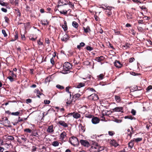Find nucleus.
<instances>
[{"instance_id":"9","label":"nucleus","mask_w":152,"mask_h":152,"mask_svg":"<svg viewBox=\"0 0 152 152\" xmlns=\"http://www.w3.org/2000/svg\"><path fill=\"white\" fill-rule=\"evenodd\" d=\"M91 121L93 124H96L99 123V120L98 118L95 117L92 118Z\"/></svg>"},{"instance_id":"59","label":"nucleus","mask_w":152,"mask_h":152,"mask_svg":"<svg viewBox=\"0 0 152 152\" xmlns=\"http://www.w3.org/2000/svg\"><path fill=\"white\" fill-rule=\"evenodd\" d=\"M45 42L47 44H49L50 43L49 39L48 38H46L45 39Z\"/></svg>"},{"instance_id":"8","label":"nucleus","mask_w":152,"mask_h":152,"mask_svg":"<svg viewBox=\"0 0 152 152\" xmlns=\"http://www.w3.org/2000/svg\"><path fill=\"white\" fill-rule=\"evenodd\" d=\"M80 142L82 145L88 147L89 145L88 142L86 140H80Z\"/></svg>"},{"instance_id":"56","label":"nucleus","mask_w":152,"mask_h":152,"mask_svg":"<svg viewBox=\"0 0 152 152\" xmlns=\"http://www.w3.org/2000/svg\"><path fill=\"white\" fill-rule=\"evenodd\" d=\"M1 10L3 12H6L7 11V10L6 9L4 8H2L1 9Z\"/></svg>"},{"instance_id":"30","label":"nucleus","mask_w":152,"mask_h":152,"mask_svg":"<svg viewBox=\"0 0 152 152\" xmlns=\"http://www.w3.org/2000/svg\"><path fill=\"white\" fill-rule=\"evenodd\" d=\"M56 87L60 89H62L64 88V87L63 86H61L59 85H57L56 86Z\"/></svg>"},{"instance_id":"15","label":"nucleus","mask_w":152,"mask_h":152,"mask_svg":"<svg viewBox=\"0 0 152 152\" xmlns=\"http://www.w3.org/2000/svg\"><path fill=\"white\" fill-rule=\"evenodd\" d=\"M110 143L111 145L115 147H116L118 145L116 141L114 140H111L110 141Z\"/></svg>"},{"instance_id":"64","label":"nucleus","mask_w":152,"mask_h":152,"mask_svg":"<svg viewBox=\"0 0 152 152\" xmlns=\"http://www.w3.org/2000/svg\"><path fill=\"white\" fill-rule=\"evenodd\" d=\"M4 150L3 148H1L0 147V152H3Z\"/></svg>"},{"instance_id":"10","label":"nucleus","mask_w":152,"mask_h":152,"mask_svg":"<svg viewBox=\"0 0 152 152\" xmlns=\"http://www.w3.org/2000/svg\"><path fill=\"white\" fill-rule=\"evenodd\" d=\"M110 9V7H107L104 9V10H106L105 12L107 14L108 16H110L112 14V12Z\"/></svg>"},{"instance_id":"24","label":"nucleus","mask_w":152,"mask_h":152,"mask_svg":"<svg viewBox=\"0 0 152 152\" xmlns=\"http://www.w3.org/2000/svg\"><path fill=\"white\" fill-rule=\"evenodd\" d=\"M53 131V127L51 126H50L47 129V131L49 132H52Z\"/></svg>"},{"instance_id":"26","label":"nucleus","mask_w":152,"mask_h":152,"mask_svg":"<svg viewBox=\"0 0 152 152\" xmlns=\"http://www.w3.org/2000/svg\"><path fill=\"white\" fill-rule=\"evenodd\" d=\"M19 137L24 142H25L26 140V138H25L24 136L22 135L20 136Z\"/></svg>"},{"instance_id":"21","label":"nucleus","mask_w":152,"mask_h":152,"mask_svg":"<svg viewBox=\"0 0 152 152\" xmlns=\"http://www.w3.org/2000/svg\"><path fill=\"white\" fill-rule=\"evenodd\" d=\"M80 96V95L79 94H77L74 95L73 96V98H75L76 100Z\"/></svg>"},{"instance_id":"51","label":"nucleus","mask_w":152,"mask_h":152,"mask_svg":"<svg viewBox=\"0 0 152 152\" xmlns=\"http://www.w3.org/2000/svg\"><path fill=\"white\" fill-rule=\"evenodd\" d=\"M10 72L11 73H12V74H11V75L12 76V77H16V75L13 73V72L12 71H10Z\"/></svg>"},{"instance_id":"39","label":"nucleus","mask_w":152,"mask_h":152,"mask_svg":"<svg viewBox=\"0 0 152 152\" xmlns=\"http://www.w3.org/2000/svg\"><path fill=\"white\" fill-rule=\"evenodd\" d=\"M87 90L89 91H91L93 92L95 91V90L92 88H88Z\"/></svg>"},{"instance_id":"47","label":"nucleus","mask_w":152,"mask_h":152,"mask_svg":"<svg viewBox=\"0 0 152 152\" xmlns=\"http://www.w3.org/2000/svg\"><path fill=\"white\" fill-rule=\"evenodd\" d=\"M50 102V101L48 100H44V102L45 104H49Z\"/></svg>"},{"instance_id":"35","label":"nucleus","mask_w":152,"mask_h":152,"mask_svg":"<svg viewBox=\"0 0 152 152\" xmlns=\"http://www.w3.org/2000/svg\"><path fill=\"white\" fill-rule=\"evenodd\" d=\"M7 78L9 79L11 82L14 81V78L11 76H9L7 77Z\"/></svg>"},{"instance_id":"58","label":"nucleus","mask_w":152,"mask_h":152,"mask_svg":"<svg viewBox=\"0 0 152 152\" xmlns=\"http://www.w3.org/2000/svg\"><path fill=\"white\" fill-rule=\"evenodd\" d=\"M2 119V121L3 122L8 120L7 118L6 117L3 118Z\"/></svg>"},{"instance_id":"52","label":"nucleus","mask_w":152,"mask_h":152,"mask_svg":"<svg viewBox=\"0 0 152 152\" xmlns=\"http://www.w3.org/2000/svg\"><path fill=\"white\" fill-rule=\"evenodd\" d=\"M115 121L117 123H120L122 121L121 120H118L116 119L115 120Z\"/></svg>"},{"instance_id":"43","label":"nucleus","mask_w":152,"mask_h":152,"mask_svg":"<svg viewBox=\"0 0 152 152\" xmlns=\"http://www.w3.org/2000/svg\"><path fill=\"white\" fill-rule=\"evenodd\" d=\"M86 49L88 50L91 51L93 50V48L90 46H88L86 47Z\"/></svg>"},{"instance_id":"19","label":"nucleus","mask_w":152,"mask_h":152,"mask_svg":"<svg viewBox=\"0 0 152 152\" xmlns=\"http://www.w3.org/2000/svg\"><path fill=\"white\" fill-rule=\"evenodd\" d=\"M134 140H131L130 142L129 143V146L131 148H132L134 145V143H133Z\"/></svg>"},{"instance_id":"54","label":"nucleus","mask_w":152,"mask_h":152,"mask_svg":"<svg viewBox=\"0 0 152 152\" xmlns=\"http://www.w3.org/2000/svg\"><path fill=\"white\" fill-rule=\"evenodd\" d=\"M4 19L5 20V21L6 22L8 23V21L9 20V19L7 18V17L5 16L4 17Z\"/></svg>"},{"instance_id":"6","label":"nucleus","mask_w":152,"mask_h":152,"mask_svg":"<svg viewBox=\"0 0 152 152\" xmlns=\"http://www.w3.org/2000/svg\"><path fill=\"white\" fill-rule=\"evenodd\" d=\"M98 149L97 144L96 143L95 146H92L91 147L90 151L92 152H97Z\"/></svg>"},{"instance_id":"50","label":"nucleus","mask_w":152,"mask_h":152,"mask_svg":"<svg viewBox=\"0 0 152 152\" xmlns=\"http://www.w3.org/2000/svg\"><path fill=\"white\" fill-rule=\"evenodd\" d=\"M134 60V58H130L129 60V61L130 62H132Z\"/></svg>"},{"instance_id":"61","label":"nucleus","mask_w":152,"mask_h":152,"mask_svg":"<svg viewBox=\"0 0 152 152\" xmlns=\"http://www.w3.org/2000/svg\"><path fill=\"white\" fill-rule=\"evenodd\" d=\"M129 44L127 43L125 44V45L123 46L124 47H126L127 48H129Z\"/></svg>"},{"instance_id":"23","label":"nucleus","mask_w":152,"mask_h":152,"mask_svg":"<svg viewBox=\"0 0 152 152\" xmlns=\"http://www.w3.org/2000/svg\"><path fill=\"white\" fill-rule=\"evenodd\" d=\"M142 140V138H134L133 139L134 141H135L136 142H138L141 141Z\"/></svg>"},{"instance_id":"18","label":"nucleus","mask_w":152,"mask_h":152,"mask_svg":"<svg viewBox=\"0 0 152 152\" xmlns=\"http://www.w3.org/2000/svg\"><path fill=\"white\" fill-rule=\"evenodd\" d=\"M84 86V84L83 83H79L77 85L76 87L77 88H80Z\"/></svg>"},{"instance_id":"4","label":"nucleus","mask_w":152,"mask_h":152,"mask_svg":"<svg viewBox=\"0 0 152 152\" xmlns=\"http://www.w3.org/2000/svg\"><path fill=\"white\" fill-rule=\"evenodd\" d=\"M88 97L90 99L94 100H96L99 99L98 95L94 94H91Z\"/></svg>"},{"instance_id":"46","label":"nucleus","mask_w":152,"mask_h":152,"mask_svg":"<svg viewBox=\"0 0 152 152\" xmlns=\"http://www.w3.org/2000/svg\"><path fill=\"white\" fill-rule=\"evenodd\" d=\"M69 87H66V91L68 92L69 93H70V96H71V94H70V92H69Z\"/></svg>"},{"instance_id":"44","label":"nucleus","mask_w":152,"mask_h":152,"mask_svg":"<svg viewBox=\"0 0 152 152\" xmlns=\"http://www.w3.org/2000/svg\"><path fill=\"white\" fill-rule=\"evenodd\" d=\"M110 136H112L114 134V132L113 131H110L108 132Z\"/></svg>"},{"instance_id":"63","label":"nucleus","mask_w":152,"mask_h":152,"mask_svg":"<svg viewBox=\"0 0 152 152\" xmlns=\"http://www.w3.org/2000/svg\"><path fill=\"white\" fill-rule=\"evenodd\" d=\"M81 47H83L85 45V44L83 42H81L80 43V45Z\"/></svg>"},{"instance_id":"29","label":"nucleus","mask_w":152,"mask_h":152,"mask_svg":"<svg viewBox=\"0 0 152 152\" xmlns=\"http://www.w3.org/2000/svg\"><path fill=\"white\" fill-rule=\"evenodd\" d=\"M84 30V31L85 32L87 33L89 31H90V29L89 27H87L86 28H83Z\"/></svg>"},{"instance_id":"12","label":"nucleus","mask_w":152,"mask_h":152,"mask_svg":"<svg viewBox=\"0 0 152 152\" xmlns=\"http://www.w3.org/2000/svg\"><path fill=\"white\" fill-rule=\"evenodd\" d=\"M58 123L64 127H66L68 126L67 124L65 123L64 121H60L58 122Z\"/></svg>"},{"instance_id":"62","label":"nucleus","mask_w":152,"mask_h":152,"mask_svg":"<svg viewBox=\"0 0 152 152\" xmlns=\"http://www.w3.org/2000/svg\"><path fill=\"white\" fill-rule=\"evenodd\" d=\"M37 43L39 45H42V43L40 42V39L37 41Z\"/></svg>"},{"instance_id":"31","label":"nucleus","mask_w":152,"mask_h":152,"mask_svg":"<svg viewBox=\"0 0 152 152\" xmlns=\"http://www.w3.org/2000/svg\"><path fill=\"white\" fill-rule=\"evenodd\" d=\"M19 112H17L15 113H11V114L14 115H18L19 114Z\"/></svg>"},{"instance_id":"57","label":"nucleus","mask_w":152,"mask_h":152,"mask_svg":"<svg viewBox=\"0 0 152 152\" xmlns=\"http://www.w3.org/2000/svg\"><path fill=\"white\" fill-rule=\"evenodd\" d=\"M86 117L88 118H91L93 116L91 115H88L85 116Z\"/></svg>"},{"instance_id":"2","label":"nucleus","mask_w":152,"mask_h":152,"mask_svg":"<svg viewBox=\"0 0 152 152\" xmlns=\"http://www.w3.org/2000/svg\"><path fill=\"white\" fill-rule=\"evenodd\" d=\"M70 115H73L74 118L76 119L80 117V115L79 114L77 113H75L74 112L69 113L67 115H66V116L69 117Z\"/></svg>"},{"instance_id":"14","label":"nucleus","mask_w":152,"mask_h":152,"mask_svg":"<svg viewBox=\"0 0 152 152\" xmlns=\"http://www.w3.org/2000/svg\"><path fill=\"white\" fill-rule=\"evenodd\" d=\"M104 58L103 56L96 57L95 60L98 62H100L103 60Z\"/></svg>"},{"instance_id":"37","label":"nucleus","mask_w":152,"mask_h":152,"mask_svg":"<svg viewBox=\"0 0 152 152\" xmlns=\"http://www.w3.org/2000/svg\"><path fill=\"white\" fill-rule=\"evenodd\" d=\"M15 10L17 11V14L20 17L21 16V13L19 11V10L18 9H16Z\"/></svg>"},{"instance_id":"1","label":"nucleus","mask_w":152,"mask_h":152,"mask_svg":"<svg viewBox=\"0 0 152 152\" xmlns=\"http://www.w3.org/2000/svg\"><path fill=\"white\" fill-rule=\"evenodd\" d=\"M69 142L72 145L74 146L78 144L77 139L74 136L72 137L69 139Z\"/></svg>"},{"instance_id":"16","label":"nucleus","mask_w":152,"mask_h":152,"mask_svg":"<svg viewBox=\"0 0 152 152\" xmlns=\"http://www.w3.org/2000/svg\"><path fill=\"white\" fill-rule=\"evenodd\" d=\"M10 122L8 120L3 122V124L5 126L10 127V126H8L10 124Z\"/></svg>"},{"instance_id":"32","label":"nucleus","mask_w":152,"mask_h":152,"mask_svg":"<svg viewBox=\"0 0 152 152\" xmlns=\"http://www.w3.org/2000/svg\"><path fill=\"white\" fill-rule=\"evenodd\" d=\"M2 34L4 35V37H6L7 36V34L6 31L4 30L3 29L2 30Z\"/></svg>"},{"instance_id":"28","label":"nucleus","mask_w":152,"mask_h":152,"mask_svg":"<svg viewBox=\"0 0 152 152\" xmlns=\"http://www.w3.org/2000/svg\"><path fill=\"white\" fill-rule=\"evenodd\" d=\"M115 99L117 102H119L120 101V97L118 96H115Z\"/></svg>"},{"instance_id":"13","label":"nucleus","mask_w":152,"mask_h":152,"mask_svg":"<svg viewBox=\"0 0 152 152\" xmlns=\"http://www.w3.org/2000/svg\"><path fill=\"white\" fill-rule=\"evenodd\" d=\"M69 39L68 35L66 34H65L61 39V40L63 41H66Z\"/></svg>"},{"instance_id":"5","label":"nucleus","mask_w":152,"mask_h":152,"mask_svg":"<svg viewBox=\"0 0 152 152\" xmlns=\"http://www.w3.org/2000/svg\"><path fill=\"white\" fill-rule=\"evenodd\" d=\"M63 67L65 69L68 70L72 68V65L69 62H66L64 64Z\"/></svg>"},{"instance_id":"22","label":"nucleus","mask_w":152,"mask_h":152,"mask_svg":"<svg viewBox=\"0 0 152 152\" xmlns=\"http://www.w3.org/2000/svg\"><path fill=\"white\" fill-rule=\"evenodd\" d=\"M0 4L2 6H7L8 5L7 3H5L4 1H0Z\"/></svg>"},{"instance_id":"53","label":"nucleus","mask_w":152,"mask_h":152,"mask_svg":"<svg viewBox=\"0 0 152 152\" xmlns=\"http://www.w3.org/2000/svg\"><path fill=\"white\" fill-rule=\"evenodd\" d=\"M69 5H70L71 7L72 8H73L74 7V4L70 1H69Z\"/></svg>"},{"instance_id":"3","label":"nucleus","mask_w":152,"mask_h":152,"mask_svg":"<svg viewBox=\"0 0 152 152\" xmlns=\"http://www.w3.org/2000/svg\"><path fill=\"white\" fill-rule=\"evenodd\" d=\"M69 4L68 1L66 0H60L58 2V7L60 6H63Z\"/></svg>"},{"instance_id":"11","label":"nucleus","mask_w":152,"mask_h":152,"mask_svg":"<svg viewBox=\"0 0 152 152\" xmlns=\"http://www.w3.org/2000/svg\"><path fill=\"white\" fill-rule=\"evenodd\" d=\"M114 65L117 67L120 68L122 66V64L118 61L116 60L114 62Z\"/></svg>"},{"instance_id":"27","label":"nucleus","mask_w":152,"mask_h":152,"mask_svg":"<svg viewBox=\"0 0 152 152\" xmlns=\"http://www.w3.org/2000/svg\"><path fill=\"white\" fill-rule=\"evenodd\" d=\"M98 150H97V152H99V151H101L104 149L103 147H99V146L98 145Z\"/></svg>"},{"instance_id":"60","label":"nucleus","mask_w":152,"mask_h":152,"mask_svg":"<svg viewBox=\"0 0 152 152\" xmlns=\"http://www.w3.org/2000/svg\"><path fill=\"white\" fill-rule=\"evenodd\" d=\"M42 94V93H40L39 91V92H38L37 95L38 97L40 98L39 96L41 95Z\"/></svg>"},{"instance_id":"34","label":"nucleus","mask_w":152,"mask_h":152,"mask_svg":"<svg viewBox=\"0 0 152 152\" xmlns=\"http://www.w3.org/2000/svg\"><path fill=\"white\" fill-rule=\"evenodd\" d=\"M24 132H26L29 133H31V130L29 129H24Z\"/></svg>"},{"instance_id":"49","label":"nucleus","mask_w":152,"mask_h":152,"mask_svg":"<svg viewBox=\"0 0 152 152\" xmlns=\"http://www.w3.org/2000/svg\"><path fill=\"white\" fill-rule=\"evenodd\" d=\"M19 0H15L14 2L15 3L16 6H18Z\"/></svg>"},{"instance_id":"38","label":"nucleus","mask_w":152,"mask_h":152,"mask_svg":"<svg viewBox=\"0 0 152 152\" xmlns=\"http://www.w3.org/2000/svg\"><path fill=\"white\" fill-rule=\"evenodd\" d=\"M124 118L125 119L128 118L131 120H132L133 119V117L131 116H126L124 117Z\"/></svg>"},{"instance_id":"41","label":"nucleus","mask_w":152,"mask_h":152,"mask_svg":"<svg viewBox=\"0 0 152 152\" xmlns=\"http://www.w3.org/2000/svg\"><path fill=\"white\" fill-rule=\"evenodd\" d=\"M67 10H66L65 11H64L63 10L62 11L60 12L61 14H63L64 15H66L67 14Z\"/></svg>"},{"instance_id":"36","label":"nucleus","mask_w":152,"mask_h":152,"mask_svg":"<svg viewBox=\"0 0 152 152\" xmlns=\"http://www.w3.org/2000/svg\"><path fill=\"white\" fill-rule=\"evenodd\" d=\"M62 27L64 31H66L67 29V27L66 25H62Z\"/></svg>"},{"instance_id":"42","label":"nucleus","mask_w":152,"mask_h":152,"mask_svg":"<svg viewBox=\"0 0 152 152\" xmlns=\"http://www.w3.org/2000/svg\"><path fill=\"white\" fill-rule=\"evenodd\" d=\"M14 139L13 137L11 136H9L7 137V139L9 140H13Z\"/></svg>"},{"instance_id":"33","label":"nucleus","mask_w":152,"mask_h":152,"mask_svg":"<svg viewBox=\"0 0 152 152\" xmlns=\"http://www.w3.org/2000/svg\"><path fill=\"white\" fill-rule=\"evenodd\" d=\"M104 76V75L103 74H102L98 75V77L99 78V79L102 80Z\"/></svg>"},{"instance_id":"25","label":"nucleus","mask_w":152,"mask_h":152,"mask_svg":"<svg viewBox=\"0 0 152 152\" xmlns=\"http://www.w3.org/2000/svg\"><path fill=\"white\" fill-rule=\"evenodd\" d=\"M52 145L54 146H57L58 145L59 143L57 141H55L53 142Z\"/></svg>"},{"instance_id":"7","label":"nucleus","mask_w":152,"mask_h":152,"mask_svg":"<svg viewBox=\"0 0 152 152\" xmlns=\"http://www.w3.org/2000/svg\"><path fill=\"white\" fill-rule=\"evenodd\" d=\"M123 108L122 107H117L115 108L114 109H113V111L115 112H121L122 113H123Z\"/></svg>"},{"instance_id":"20","label":"nucleus","mask_w":152,"mask_h":152,"mask_svg":"<svg viewBox=\"0 0 152 152\" xmlns=\"http://www.w3.org/2000/svg\"><path fill=\"white\" fill-rule=\"evenodd\" d=\"M72 25L73 27L76 28H77L78 26V24L75 21H73L72 22Z\"/></svg>"},{"instance_id":"55","label":"nucleus","mask_w":152,"mask_h":152,"mask_svg":"<svg viewBox=\"0 0 152 152\" xmlns=\"http://www.w3.org/2000/svg\"><path fill=\"white\" fill-rule=\"evenodd\" d=\"M31 102V100L30 99H27L26 100V102L27 103H30Z\"/></svg>"},{"instance_id":"45","label":"nucleus","mask_w":152,"mask_h":152,"mask_svg":"<svg viewBox=\"0 0 152 152\" xmlns=\"http://www.w3.org/2000/svg\"><path fill=\"white\" fill-rule=\"evenodd\" d=\"M131 113L134 115H135L136 113V111L134 109H132L131 111Z\"/></svg>"},{"instance_id":"40","label":"nucleus","mask_w":152,"mask_h":152,"mask_svg":"<svg viewBox=\"0 0 152 152\" xmlns=\"http://www.w3.org/2000/svg\"><path fill=\"white\" fill-rule=\"evenodd\" d=\"M152 89V86L151 85L149 86L146 88L147 91H150L151 89Z\"/></svg>"},{"instance_id":"48","label":"nucleus","mask_w":152,"mask_h":152,"mask_svg":"<svg viewBox=\"0 0 152 152\" xmlns=\"http://www.w3.org/2000/svg\"><path fill=\"white\" fill-rule=\"evenodd\" d=\"M50 62L53 64V65L54 64V61L53 58H52L50 59Z\"/></svg>"},{"instance_id":"17","label":"nucleus","mask_w":152,"mask_h":152,"mask_svg":"<svg viewBox=\"0 0 152 152\" xmlns=\"http://www.w3.org/2000/svg\"><path fill=\"white\" fill-rule=\"evenodd\" d=\"M66 133L65 132H63L60 135V139L61 140H63L65 137L66 136Z\"/></svg>"}]
</instances>
